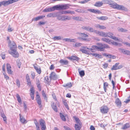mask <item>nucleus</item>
Here are the masks:
<instances>
[{
	"instance_id": "1",
	"label": "nucleus",
	"mask_w": 130,
	"mask_h": 130,
	"mask_svg": "<svg viewBox=\"0 0 130 130\" xmlns=\"http://www.w3.org/2000/svg\"><path fill=\"white\" fill-rule=\"evenodd\" d=\"M10 46V51H8L9 53L15 58H17L19 57V54L17 51V47L16 43L13 42L12 44H9Z\"/></svg>"
},
{
	"instance_id": "2",
	"label": "nucleus",
	"mask_w": 130,
	"mask_h": 130,
	"mask_svg": "<svg viewBox=\"0 0 130 130\" xmlns=\"http://www.w3.org/2000/svg\"><path fill=\"white\" fill-rule=\"evenodd\" d=\"M97 50L101 51H104L105 48H109L110 46L106 44H102L101 43H97Z\"/></svg>"
},
{
	"instance_id": "3",
	"label": "nucleus",
	"mask_w": 130,
	"mask_h": 130,
	"mask_svg": "<svg viewBox=\"0 0 130 130\" xmlns=\"http://www.w3.org/2000/svg\"><path fill=\"white\" fill-rule=\"evenodd\" d=\"M109 5L110 7L114 9L122 10H125L126 9L123 6L119 5L115 3L110 4Z\"/></svg>"
},
{
	"instance_id": "4",
	"label": "nucleus",
	"mask_w": 130,
	"mask_h": 130,
	"mask_svg": "<svg viewBox=\"0 0 130 130\" xmlns=\"http://www.w3.org/2000/svg\"><path fill=\"white\" fill-rule=\"evenodd\" d=\"M74 118L75 120L76 124L74 126L75 130H80L82 127V124L79 118L76 117H74Z\"/></svg>"
},
{
	"instance_id": "5",
	"label": "nucleus",
	"mask_w": 130,
	"mask_h": 130,
	"mask_svg": "<svg viewBox=\"0 0 130 130\" xmlns=\"http://www.w3.org/2000/svg\"><path fill=\"white\" fill-rule=\"evenodd\" d=\"M79 36L78 38L79 39H82L84 41H89L90 40L88 38V35L85 33H80L79 34Z\"/></svg>"
},
{
	"instance_id": "6",
	"label": "nucleus",
	"mask_w": 130,
	"mask_h": 130,
	"mask_svg": "<svg viewBox=\"0 0 130 130\" xmlns=\"http://www.w3.org/2000/svg\"><path fill=\"white\" fill-rule=\"evenodd\" d=\"M102 40L110 44H111L116 45H117L118 44V43L113 41H112L108 38H103L102 39Z\"/></svg>"
},
{
	"instance_id": "7",
	"label": "nucleus",
	"mask_w": 130,
	"mask_h": 130,
	"mask_svg": "<svg viewBox=\"0 0 130 130\" xmlns=\"http://www.w3.org/2000/svg\"><path fill=\"white\" fill-rule=\"evenodd\" d=\"M80 51L83 53L89 55H90L91 53L90 52V48L86 47H83Z\"/></svg>"
},
{
	"instance_id": "8",
	"label": "nucleus",
	"mask_w": 130,
	"mask_h": 130,
	"mask_svg": "<svg viewBox=\"0 0 130 130\" xmlns=\"http://www.w3.org/2000/svg\"><path fill=\"white\" fill-rule=\"evenodd\" d=\"M113 33L110 32H106V36L105 37H109L118 42L120 41L119 39H118L117 37L113 36Z\"/></svg>"
},
{
	"instance_id": "9",
	"label": "nucleus",
	"mask_w": 130,
	"mask_h": 130,
	"mask_svg": "<svg viewBox=\"0 0 130 130\" xmlns=\"http://www.w3.org/2000/svg\"><path fill=\"white\" fill-rule=\"evenodd\" d=\"M33 66L37 73L39 74H40L42 72L41 67L38 65L36 63L34 64Z\"/></svg>"
},
{
	"instance_id": "10",
	"label": "nucleus",
	"mask_w": 130,
	"mask_h": 130,
	"mask_svg": "<svg viewBox=\"0 0 130 130\" xmlns=\"http://www.w3.org/2000/svg\"><path fill=\"white\" fill-rule=\"evenodd\" d=\"M100 111L103 114H105L107 113L108 111L109 108L107 106L104 105L100 108Z\"/></svg>"
},
{
	"instance_id": "11",
	"label": "nucleus",
	"mask_w": 130,
	"mask_h": 130,
	"mask_svg": "<svg viewBox=\"0 0 130 130\" xmlns=\"http://www.w3.org/2000/svg\"><path fill=\"white\" fill-rule=\"evenodd\" d=\"M71 18L68 16H58L57 17V19L59 20L66 21L67 20H70Z\"/></svg>"
},
{
	"instance_id": "12",
	"label": "nucleus",
	"mask_w": 130,
	"mask_h": 130,
	"mask_svg": "<svg viewBox=\"0 0 130 130\" xmlns=\"http://www.w3.org/2000/svg\"><path fill=\"white\" fill-rule=\"evenodd\" d=\"M36 100L37 102L39 105V108H41L42 107V101L40 95L38 94L36 95Z\"/></svg>"
},
{
	"instance_id": "13",
	"label": "nucleus",
	"mask_w": 130,
	"mask_h": 130,
	"mask_svg": "<svg viewBox=\"0 0 130 130\" xmlns=\"http://www.w3.org/2000/svg\"><path fill=\"white\" fill-rule=\"evenodd\" d=\"M30 87H31V88L30 89V95L32 100H33L34 99V94L35 93L34 88L33 86L31 85Z\"/></svg>"
},
{
	"instance_id": "14",
	"label": "nucleus",
	"mask_w": 130,
	"mask_h": 130,
	"mask_svg": "<svg viewBox=\"0 0 130 130\" xmlns=\"http://www.w3.org/2000/svg\"><path fill=\"white\" fill-rule=\"evenodd\" d=\"M40 125L41 126V128L42 130H45L46 128L45 125V122L44 120L42 119H41L40 120Z\"/></svg>"
},
{
	"instance_id": "15",
	"label": "nucleus",
	"mask_w": 130,
	"mask_h": 130,
	"mask_svg": "<svg viewBox=\"0 0 130 130\" xmlns=\"http://www.w3.org/2000/svg\"><path fill=\"white\" fill-rule=\"evenodd\" d=\"M119 63H115L114 65H113L112 68H111V70H117L119 69H120L122 68L121 66H119Z\"/></svg>"
},
{
	"instance_id": "16",
	"label": "nucleus",
	"mask_w": 130,
	"mask_h": 130,
	"mask_svg": "<svg viewBox=\"0 0 130 130\" xmlns=\"http://www.w3.org/2000/svg\"><path fill=\"white\" fill-rule=\"evenodd\" d=\"M6 68L8 73L11 75L12 74L13 71L11 70V66L9 63L6 64Z\"/></svg>"
},
{
	"instance_id": "17",
	"label": "nucleus",
	"mask_w": 130,
	"mask_h": 130,
	"mask_svg": "<svg viewBox=\"0 0 130 130\" xmlns=\"http://www.w3.org/2000/svg\"><path fill=\"white\" fill-rule=\"evenodd\" d=\"M51 79L48 76H46L44 78V82L46 85H49L51 83Z\"/></svg>"
},
{
	"instance_id": "18",
	"label": "nucleus",
	"mask_w": 130,
	"mask_h": 130,
	"mask_svg": "<svg viewBox=\"0 0 130 130\" xmlns=\"http://www.w3.org/2000/svg\"><path fill=\"white\" fill-rule=\"evenodd\" d=\"M50 77L52 79L56 80L57 78V76L54 72H52L50 74Z\"/></svg>"
},
{
	"instance_id": "19",
	"label": "nucleus",
	"mask_w": 130,
	"mask_h": 130,
	"mask_svg": "<svg viewBox=\"0 0 130 130\" xmlns=\"http://www.w3.org/2000/svg\"><path fill=\"white\" fill-rule=\"evenodd\" d=\"M25 78L27 85L29 86H30L31 85V83L30 80L29 76L28 74H26V75Z\"/></svg>"
},
{
	"instance_id": "20",
	"label": "nucleus",
	"mask_w": 130,
	"mask_h": 130,
	"mask_svg": "<svg viewBox=\"0 0 130 130\" xmlns=\"http://www.w3.org/2000/svg\"><path fill=\"white\" fill-rule=\"evenodd\" d=\"M55 10V8L54 6L52 7L45 8L43 10V11L45 12H51L54 11Z\"/></svg>"
},
{
	"instance_id": "21",
	"label": "nucleus",
	"mask_w": 130,
	"mask_h": 130,
	"mask_svg": "<svg viewBox=\"0 0 130 130\" xmlns=\"http://www.w3.org/2000/svg\"><path fill=\"white\" fill-rule=\"evenodd\" d=\"M87 10L91 12L94 13H98L99 14L102 13V12L100 11L97 9H89Z\"/></svg>"
},
{
	"instance_id": "22",
	"label": "nucleus",
	"mask_w": 130,
	"mask_h": 130,
	"mask_svg": "<svg viewBox=\"0 0 130 130\" xmlns=\"http://www.w3.org/2000/svg\"><path fill=\"white\" fill-rule=\"evenodd\" d=\"M95 33L98 34L99 36L102 37H105L106 36V33L102 31H98L96 30L95 31Z\"/></svg>"
},
{
	"instance_id": "23",
	"label": "nucleus",
	"mask_w": 130,
	"mask_h": 130,
	"mask_svg": "<svg viewBox=\"0 0 130 130\" xmlns=\"http://www.w3.org/2000/svg\"><path fill=\"white\" fill-rule=\"evenodd\" d=\"M20 118V121L23 124H25L27 123V121L20 114H19Z\"/></svg>"
},
{
	"instance_id": "24",
	"label": "nucleus",
	"mask_w": 130,
	"mask_h": 130,
	"mask_svg": "<svg viewBox=\"0 0 130 130\" xmlns=\"http://www.w3.org/2000/svg\"><path fill=\"white\" fill-rule=\"evenodd\" d=\"M67 58L70 60H75L76 61H78L79 59L78 57L76 56H72L70 57H68Z\"/></svg>"
},
{
	"instance_id": "25",
	"label": "nucleus",
	"mask_w": 130,
	"mask_h": 130,
	"mask_svg": "<svg viewBox=\"0 0 130 130\" xmlns=\"http://www.w3.org/2000/svg\"><path fill=\"white\" fill-rule=\"evenodd\" d=\"M60 63L63 65H67L69 63L68 61L66 60L61 59L59 61Z\"/></svg>"
},
{
	"instance_id": "26",
	"label": "nucleus",
	"mask_w": 130,
	"mask_h": 130,
	"mask_svg": "<svg viewBox=\"0 0 130 130\" xmlns=\"http://www.w3.org/2000/svg\"><path fill=\"white\" fill-rule=\"evenodd\" d=\"M45 17V15H42L37 17L35 18L34 19H32V21H37L40 19H42L44 18Z\"/></svg>"
},
{
	"instance_id": "27",
	"label": "nucleus",
	"mask_w": 130,
	"mask_h": 130,
	"mask_svg": "<svg viewBox=\"0 0 130 130\" xmlns=\"http://www.w3.org/2000/svg\"><path fill=\"white\" fill-rule=\"evenodd\" d=\"M129 127H130V123H127L124 125L122 127V129H125L129 128Z\"/></svg>"
},
{
	"instance_id": "28",
	"label": "nucleus",
	"mask_w": 130,
	"mask_h": 130,
	"mask_svg": "<svg viewBox=\"0 0 130 130\" xmlns=\"http://www.w3.org/2000/svg\"><path fill=\"white\" fill-rule=\"evenodd\" d=\"M51 107L53 110L56 112L58 111L57 108L56 104L54 102H53L51 104Z\"/></svg>"
},
{
	"instance_id": "29",
	"label": "nucleus",
	"mask_w": 130,
	"mask_h": 130,
	"mask_svg": "<svg viewBox=\"0 0 130 130\" xmlns=\"http://www.w3.org/2000/svg\"><path fill=\"white\" fill-rule=\"evenodd\" d=\"M103 3L102 2H97L95 3L94 6L96 7H100L103 5Z\"/></svg>"
},
{
	"instance_id": "30",
	"label": "nucleus",
	"mask_w": 130,
	"mask_h": 130,
	"mask_svg": "<svg viewBox=\"0 0 130 130\" xmlns=\"http://www.w3.org/2000/svg\"><path fill=\"white\" fill-rule=\"evenodd\" d=\"M103 55L106 57H107L108 58H116V57L114 56H113L110 54H108L106 53H104Z\"/></svg>"
},
{
	"instance_id": "31",
	"label": "nucleus",
	"mask_w": 130,
	"mask_h": 130,
	"mask_svg": "<svg viewBox=\"0 0 130 130\" xmlns=\"http://www.w3.org/2000/svg\"><path fill=\"white\" fill-rule=\"evenodd\" d=\"M36 84L39 90V91H41V88L40 85V81L39 79L37 80Z\"/></svg>"
},
{
	"instance_id": "32",
	"label": "nucleus",
	"mask_w": 130,
	"mask_h": 130,
	"mask_svg": "<svg viewBox=\"0 0 130 130\" xmlns=\"http://www.w3.org/2000/svg\"><path fill=\"white\" fill-rule=\"evenodd\" d=\"M92 56H95L96 57H97L99 58H102V56L98 54L97 53H91V55Z\"/></svg>"
},
{
	"instance_id": "33",
	"label": "nucleus",
	"mask_w": 130,
	"mask_h": 130,
	"mask_svg": "<svg viewBox=\"0 0 130 130\" xmlns=\"http://www.w3.org/2000/svg\"><path fill=\"white\" fill-rule=\"evenodd\" d=\"M97 19L99 20L105 21L108 19V18L106 16H102L100 17H97Z\"/></svg>"
},
{
	"instance_id": "34",
	"label": "nucleus",
	"mask_w": 130,
	"mask_h": 130,
	"mask_svg": "<svg viewBox=\"0 0 130 130\" xmlns=\"http://www.w3.org/2000/svg\"><path fill=\"white\" fill-rule=\"evenodd\" d=\"M115 103L118 106H120L121 105V102L118 98L116 100Z\"/></svg>"
},
{
	"instance_id": "35",
	"label": "nucleus",
	"mask_w": 130,
	"mask_h": 130,
	"mask_svg": "<svg viewBox=\"0 0 130 130\" xmlns=\"http://www.w3.org/2000/svg\"><path fill=\"white\" fill-rule=\"evenodd\" d=\"M83 28L87 31H89L91 32H92L93 31V29L92 28L90 27H84Z\"/></svg>"
},
{
	"instance_id": "36",
	"label": "nucleus",
	"mask_w": 130,
	"mask_h": 130,
	"mask_svg": "<svg viewBox=\"0 0 130 130\" xmlns=\"http://www.w3.org/2000/svg\"><path fill=\"white\" fill-rule=\"evenodd\" d=\"M63 103L65 106L66 108H67L68 110H69V107L68 105L67 102V101L66 100H63L62 101Z\"/></svg>"
},
{
	"instance_id": "37",
	"label": "nucleus",
	"mask_w": 130,
	"mask_h": 130,
	"mask_svg": "<svg viewBox=\"0 0 130 130\" xmlns=\"http://www.w3.org/2000/svg\"><path fill=\"white\" fill-rule=\"evenodd\" d=\"M97 50V46L93 45L92 46L91 48H90V50L92 52H94V50Z\"/></svg>"
},
{
	"instance_id": "38",
	"label": "nucleus",
	"mask_w": 130,
	"mask_h": 130,
	"mask_svg": "<svg viewBox=\"0 0 130 130\" xmlns=\"http://www.w3.org/2000/svg\"><path fill=\"white\" fill-rule=\"evenodd\" d=\"M8 5L7 1H3L0 2V7H1L2 5H3L4 6H6Z\"/></svg>"
},
{
	"instance_id": "39",
	"label": "nucleus",
	"mask_w": 130,
	"mask_h": 130,
	"mask_svg": "<svg viewBox=\"0 0 130 130\" xmlns=\"http://www.w3.org/2000/svg\"><path fill=\"white\" fill-rule=\"evenodd\" d=\"M55 9L58 10H62V5L55 6Z\"/></svg>"
},
{
	"instance_id": "40",
	"label": "nucleus",
	"mask_w": 130,
	"mask_h": 130,
	"mask_svg": "<svg viewBox=\"0 0 130 130\" xmlns=\"http://www.w3.org/2000/svg\"><path fill=\"white\" fill-rule=\"evenodd\" d=\"M20 0H8L7 1L8 5L14 3Z\"/></svg>"
},
{
	"instance_id": "41",
	"label": "nucleus",
	"mask_w": 130,
	"mask_h": 130,
	"mask_svg": "<svg viewBox=\"0 0 130 130\" xmlns=\"http://www.w3.org/2000/svg\"><path fill=\"white\" fill-rule=\"evenodd\" d=\"M16 96L18 102L20 103H21L22 102L21 99L19 95L18 94H17L16 95Z\"/></svg>"
},
{
	"instance_id": "42",
	"label": "nucleus",
	"mask_w": 130,
	"mask_h": 130,
	"mask_svg": "<svg viewBox=\"0 0 130 130\" xmlns=\"http://www.w3.org/2000/svg\"><path fill=\"white\" fill-rule=\"evenodd\" d=\"M42 96L44 97V99L46 100H47V97L46 96V94L45 93L44 90H43L42 91Z\"/></svg>"
},
{
	"instance_id": "43",
	"label": "nucleus",
	"mask_w": 130,
	"mask_h": 130,
	"mask_svg": "<svg viewBox=\"0 0 130 130\" xmlns=\"http://www.w3.org/2000/svg\"><path fill=\"white\" fill-rule=\"evenodd\" d=\"M64 87L67 88H70L72 87V84L71 83H68L63 85Z\"/></svg>"
},
{
	"instance_id": "44",
	"label": "nucleus",
	"mask_w": 130,
	"mask_h": 130,
	"mask_svg": "<svg viewBox=\"0 0 130 130\" xmlns=\"http://www.w3.org/2000/svg\"><path fill=\"white\" fill-rule=\"evenodd\" d=\"M60 117L62 120L63 121H65L66 120L65 116L61 113H60Z\"/></svg>"
},
{
	"instance_id": "45",
	"label": "nucleus",
	"mask_w": 130,
	"mask_h": 130,
	"mask_svg": "<svg viewBox=\"0 0 130 130\" xmlns=\"http://www.w3.org/2000/svg\"><path fill=\"white\" fill-rule=\"evenodd\" d=\"M62 10L66 9L69 8V7L68 4H66L65 5H62Z\"/></svg>"
},
{
	"instance_id": "46",
	"label": "nucleus",
	"mask_w": 130,
	"mask_h": 130,
	"mask_svg": "<svg viewBox=\"0 0 130 130\" xmlns=\"http://www.w3.org/2000/svg\"><path fill=\"white\" fill-rule=\"evenodd\" d=\"M123 53L125 54H126L127 55H130V51L127 50H124L122 51Z\"/></svg>"
},
{
	"instance_id": "47",
	"label": "nucleus",
	"mask_w": 130,
	"mask_h": 130,
	"mask_svg": "<svg viewBox=\"0 0 130 130\" xmlns=\"http://www.w3.org/2000/svg\"><path fill=\"white\" fill-rule=\"evenodd\" d=\"M1 117L3 118V120L6 123H7V118L6 116L4 114H2L1 115Z\"/></svg>"
},
{
	"instance_id": "48",
	"label": "nucleus",
	"mask_w": 130,
	"mask_h": 130,
	"mask_svg": "<svg viewBox=\"0 0 130 130\" xmlns=\"http://www.w3.org/2000/svg\"><path fill=\"white\" fill-rule=\"evenodd\" d=\"M108 84L107 82H105L104 83V88L105 91L106 92V90L107 87H108Z\"/></svg>"
},
{
	"instance_id": "49",
	"label": "nucleus",
	"mask_w": 130,
	"mask_h": 130,
	"mask_svg": "<svg viewBox=\"0 0 130 130\" xmlns=\"http://www.w3.org/2000/svg\"><path fill=\"white\" fill-rule=\"evenodd\" d=\"M53 39L54 40H60L61 39V37L60 36H55L53 38Z\"/></svg>"
},
{
	"instance_id": "50",
	"label": "nucleus",
	"mask_w": 130,
	"mask_h": 130,
	"mask_svg": "<svg viewBox=\"0 0 130 130\" xmlns=\"http://www.w3.org/2000/svg\"><path fill=\"white\" fill-rule=\"evenodd\" d=\"M31 78L32 79H34L36 76L35 72L34 71L31 72Z\"/></svg>"
},
{
	"instance_id": "51",
	"label": "nucleus",
	"mask_w": 130,
	"mask_h": 130,
	"mask_svg": "<svg viewBox=\"0 0 130 130\" xmlns=\"http://www.w3.org/2000/svg\"><path fill=\"white\" fill-rule=\"evenodd\" d=\"M79 73L80 76L81 77L84 76L85 74L84 71V70H82L79 71Z\"/></svg>"
},
{
	"instance_id": "52",
	"label": "nucleus",
	"mask_w": 130,
	"mask_h": 130,
	"mask_svg": "<svg viewBox=\"0 0 130 130\" xmlns=\"http://www.w3.org/2000/svg\"><path fill=\"white\" fill-rule=\"evenodd\" d=\"M97 27L98 28H99L101 29H105L106 28L105 26H102L100 25H98Z\"/></svg>"
},
{
	"instance_id": "53",
	"label": "nucleus",
	"mask_w": 130,
	"mask_h": 130,
	"mask_svg": "<svg viewBox=\"0 0 130 130\" xmlns=\"http://www.w3.org/2000/svg\"><path fill=\"white\" fill-rule=\"evenodd\" d=\"M118 31H119L124 32L127 31L126 29H124L122 28H120L118 29Z\"/></svg>"
},
{
	"instance_id": "54",
	"label": "nucleus",
	"mask_w": 130,
	"mask_h": 130,
	"mask_svg": "<svg viewBox=\"0 0 130 130\" xmlns=\"http://www.w3.org/2000/svg\"><path fill=\"white\" fill-rule=\"evenodd\" d=\"M34 123L36 125V127L39 126L38 123L36 119L34 120Z\"/></svg>"
},
{
	"instance_id": "55",
	"label": "nucleus",
	"mask_w": 130,
	"mask_h": 130,
	"mask_svg": "<svg viewBox=\"0 0 130 130\" xmlns=\"http://www.w3.org/2000/svg\"><path fill=\"white\" fill-rule=\"evenodd\" d=\"M16 83L17 86L18 87H19L20 86V84L19 80L18 79H17Z\"/></svg>"
},
{
	"instance_id": "56",
	"label": "nucleus",
	"mask_w": 130,
	"mask_h": 130,
	"mask_svg": "<svg viewBox=\"0 0 130 130\" xmlns=\"http://www.w3.org/2000/svg\"><path fill=\"white\" fill-rule=\"evenodd\" d=\"M108 64L107 63H105L103 64V66L104 69H106L108 67Z\"/></svg>"
},
{
	"instance_id": "57",
	"label": "nucleus",
	"mask_w": 130,
	"mask_h": 130,
	"mask_svg": "<svg viewBox=\"0 0 130 130\" xmlns=\"http://www.w3.org/2000/svg\"><path fill=\"white\" fill-rule=\"evenodd\" d=\"M45 22L41 21L39 22V24L40 25H41L45 24Z\"/></svg>"
},
{
	"instance_id": "58",
	"label": "nucleus",
	"mask_w": 130,
	"mask_h": 130,
	"mask_svg": "<svg viewBox=\"0 0 130 130\" xmlns=\"http://www.w3.org/2000/svg\"><path fill=\"white\" fill-rule=\"evenodd\" d=\"M73 19L75 20L80 21L81 19V18L79 17H76L74 18Z\"/></svg>"
},
{
	"instance_id": "59",
	"label": "nucleus",
	"mask_w": 130,
	"mask_h": 130,
	"mask_svg": "<svg viewBox=\"0 0 130 130\" xmlns=\"http://www.w3.org/2000/svg\"><path fill=\"white\" fill-rule=\"evenodd\" d=\"M3 74L4 75V77L6 79L8 80L9 79V77L7 75L4 73Z\"/></svg>"
},
{
	"instance_id": "60",
	"label": "nucleus",
	"mask_w": 130,
	"mask_h": 130,
	"mask_svg": "<svg viewBox=\"0 0 130 130\" xmlns=\"http://www.w3.org/2000/svg\"><path fill=\"white\" fill-rule=\"evenodd\" d=\"M17 65L19 68H20L21 67V63L20 61L17 62Z\"/></svg>"
},
{
	"instance_id": "61",
	"label": "nucleus",
	"mask_w": 130,
	"mask_h": 130,
	"mask_svg": "<svg viewBox=\"0 0 130 130\" xmlns=\"http://www.w3.org/2000/svg\"><path fill=\"white\" fill-rule=\"evenodd\" d=\"M13 30V29L12 28L9 26L8 29V32H11Z\"/></svg>"
},
{
	"instance_id": "62",
	"label": "nucleus",
	"mask_w": 130,
	"mask_h": 130,
	"mask_svg": "<svg viewBox=\"0 0 130 130\" xmlns=\"http://www.w3.org/2000/svg\"><path fill=\"white\" fill-rule=\"evenodd\" d=\"M81 44L76 43L73 46L74 47H78L80 46Z\"/></svg>"
},
{
	"instance_id": "63",
	"label": "nucleus",
	"mask_w": 130,
	"mask_h": 130,
	"mask_svg": "<svg viewBox=\"0 0 130 130\" xmlns=\"http://www.w3.org/2000/svg\"><path fill=\"white\" fill-rule=\"evenodd\" d=\"M54 68L55 67L53 64H52L51 65L49 69L50 70H54Z\"/></svg>"
},
{
	"instance_id": "64",
	"label": "nucleus",
	"mask_w": 130,
	"mask_h": 130,
	"mask_svg": "<svg viewBox=\"0 0 130 130\" xmlns=\"http://www.w3.org/2000/svg\"><path fill=\"white\" fill-rule=\"evenodd\" d=\"M52 96L53 98V99H54V100L55 101L57 100L56 96L55 94H53L52 95Z\"/></svg>"
}]
</instances>
